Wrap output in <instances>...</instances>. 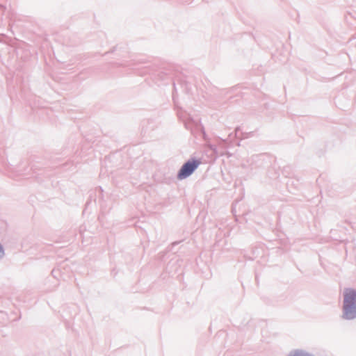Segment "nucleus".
<instances>
[{
	"instance_id": "f03ea898",
	"label": "nucleus",
	"mask_w": 356,
	"mask_h": 356,
	"mask_svg": "<svg viewBox=\"0 0 356 356\" xmlns=\"http://www.w3.org/2000/svg\"><path fill=\"white\" fill-rule=\"evenodd\" d=\"M200 164V162L196 160L186 162L180 169L177 176L178 179H183L191 175Z\"/></svg>"
},
{
	"instance_id": "f257e3e1",
	"label": "nucleus",
	"mask_w": 356,
	"mask_h": 356,
	"mask_svg": "<svg viewBox=\"0 0 356 356\" xmlns=\"http://www.w3.org/2000/svg\"><path fill=\"white\" fill-rule=\"evenodd\" d=\"M343 318L353 319L356 317V290L350 288L343 291Z\"/></svg>"
},
{
	"instance_id": "7ed1b4c3",
	"label": "nucleus",
	"mask_w": 356,
	"mask_h": 356,
	"mask_svg": "<svg viewBox=\"0 0 356 356\" xmlns=\"http://www.w3.org/2000/svg\"><path fill=\"white\" fill-rule=\"evenodd\" d=\"M3 254V250L1 245H0V257H1Z\"/></svg>"
}]
</instances>
